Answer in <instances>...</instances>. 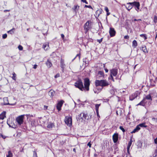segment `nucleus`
Returning <instances> with one entry per match:
<instances>
[{"label":"nucleus","instance_id":"nucleus-26","mask_svg":"<svg viewBox=\"0 0 157 157\" xmlns=\"http://www.w3.org/2000/svg\"><path fill=\"white\" fill-rule=\"evenodd\" d=\"M144 99H145V101H146V99L149 100L150 101H152V100L151 95L150 94H149L148 95H147L145 97V98H144Z\"/></svg>","mask_w":157,"mask_h":157},{"label":"nucleus","instance_id":"nucleus-15","mask_svg":"<svg viewBox=\"0 0 157 157\" xmlns=\"http://www.w3.org/2000/svg\"><path fill=\"white\" fill-rule=\"evenodd\" d=\"M147 102L146 101H145V99H143V100L138 104L137 105H140L143 106H144L145 105V103Z\"/></svg>","mask_w":157,"mask_h":157},{"label":"nucleus","instance_id":"nucleus-45","mask_svg":"<svg viewBox=\"0 0 157 157\" xmlns=\"http://www.w3.org/2000/svg\"><path fill=\"white\" fill-rule=\"evenodd\" d=\"M85 7L88 8H90V9H93L92 6H90V5L88 6V5H85Z\"/></svg>","mask_w":157,"mask_h":157},{"label":"nucleus","instance_id":"nucleus-42","mask_svg":"<svg viewBox=\"0 0 157 157\" xmlns=\"http://www.w3.org/2000/svg\"><path fill=\"white\" fill-rule=\"evenodd\" d=\"M35 120H33L31 121V124L33 126H34L35 125Z\"/></svg>","mask_w":157,"mask_h":157},{"label":"nucleus","instance_id":"nucleus-6","mask_svg":"<svg viewBox=\"0 0 157 157\" xmlns=\"http://www.w3.org/2000/svg\"><path fill=\"white\" fill-rule=\"evenodd\" d=\"M4 105H14L16 104V102L15 101L13 103H10L8 102V98L7 97H5L3 98Z\"/></svg>","mask_w":157,"mask_h":157},{"label":"nucleus","instance_id":"nucleus-25","mask_svg":"<svg viewBox=\"0 0 157 157\" xmlns=\"http://www.w3.org/2000/svg\"><path fill=\"white\" fill-rule=\"evenodd\" d=\"M46 65L48 68H50L52 65V63L50 62L49 59H48L46 63Z\"/></svg>","mask_w":157,"mask_h":157},{"label":"nucleus","instance_id":"nucleus-36","mask_svg":"<svg viewBox=\"0 0 157 157\" xmlns=\"http://www.w3.org/2000/svg\"><path fill=\"white\" fill-rule=\"evenodd\" d=\"M101 105V104H96L95 105V109L96 111H98V108Z\"/></svg>","mask_w":157,"mask_h":157},{"label":"nucleus","instance_id":"nucleus-31","mask_svg":"<svg viewBox=\"0 0 157 157\" xmlns=\"http://www.w3.org/2000/svg\"><path fill=\"white\" fill-rule=\"evenodd\" d=\"M138 126L139 127L140 126L141 127H147V125H145V123L140 124H139Z\"/></svg>","mask_w":157,"mask_h":157},{"label":"nucleus","instance_id":"nucleus-10","mask_svg":"<svg viewBox=\"0 0 157 157\" xmlns=\"http://www.w3.org/2000/svg\"><path fill=\"white\" fill-rule=\"evenodd\" d=\"M63 101H61L58 102L56 106L57 109L58 110V111H59L61 110V107L63 103Z\"/></svg>","mask_w":157,"mask_h":157},{"label":"nucleus","instance_id":"nucleus-62","mask_svg":"<svg viewBox=\"0 0 157 157\" xmlns=\"http://www.w3.org/2000/svg\"><path fill=\"white\" fill-rule=\"evenodd\" d=\"M73 151L75 152H76V150L75 148H74L73 149Z\"/></svg>","mask_w":157,"mask_h":157},{"label":"nucleus","instance_id":"nucleus-12","mask_svg":"<svg viewBox=\"0 0 157 157\" xmlns=\"http://www.w3.org/2000/svg\"><path fill=\"white\" fill-rule=\"evenodd\" d=\"M113 139L114 143H116L118 140V134L115 133L113 136Z\"/></svg>","mask_w":157,"mask_h":157},{"label":"nucleus","instance_id":"nucleus-33","mask_svg":"<svg viewBox=\"0 0 157 157\" xmlns=\"http://www.w3.org/2000/svg\"><path fill=\"white\" fill-rule=\"evenodd\" d=\"M15 30V28H13L11 29L9 31H7V33H10L11 34H13L14 33V30Z\"/></svg>","mask_w":157,"mask_h":157},{"label":"nucleus","instance_id":"nucleus-3","mask_svg":"<svg viewBox=\"0 0 157 157\" xmlns=\"http://www.w3.org/2000/svg\"><path fill=\"white\" fill-rule=\"evenodd\" d=\"M24 115H21L16 118V121L19 125L22 124L23 122V119Z\"/></svg>","mask_w":157,"mask_h":157},{"label":"nucleus","instance_id":"nucleus-11","mask_svg":"<svg viewBox=\"0 0 157 157\" xmlns=\"http://www.w3.org/2000/svg\"><path fill=\"white\" fill-rule=\"evenodd\" d=\"M90 22V21H87L84 25V29L85 30H86V32L89 30L90 29L89 27Z\"/></svg>","mask_w":157,"mask_h":157},{"label":"nucleus","instance_id":"nucleus-2","mask_svg":"<svg viewBox=\"0 0 157 157\" xmlns=\"http://www.w3.org/2000/svg\"><path fill=\"white\" fill-rule=\"evenodd\" d=\"M75 86L81 90L84 89L83 83L81 80L79 79L75 83Z\"/></svg>","mask_w":157,"mask_h":157},{"label":"nucleus","instance_id":"nucleus-55","mask_svg":"<svg viewBox=\"0 0 157 157\" xmlns=\"http://www.w3.org/2000/svg\"><path fill=\"white\" fill-rule=\"evenodd\" d=\"M37 65L36 64H35L33 66V68L34 69H36L37 68Z\"/></svg>","mask_w":157,"mask_h":157},{"label":"nucleus","instance_id":"nucleus-37","mask_svg":"<svg viewBox=\"0 0 157 157\" xmlns=\"http://www.w3.org/2000/svg\"><path fill=\"white\" fill-rule=\"evenodd\" d=\"M140 36L142 37H143L144 38V40H146L147 39V37H146V35L145 34H142L140 35Z\"/></svg>","mask_w":157,"mask_h":157},{"label":"nucleus","instance_id":"nucleus-64","mask_svg":"<svg viewBox=\"0 0 157 157\" xmlns=\"http://www.w3.org/2000/svg\"><path fill=\"white\" fill-rule=\"evenodd\" d=\"M157 38V34L156 35L155 37V38Z\"/></svg>","mask_w":157,"mask_h":157},{"label":"nucleus","instance_id":"nucleus-17","mask_svg":"<svg viewBox=\"0 0 157 157\" xmlns=\"http://www.w3.org/2000/svg\"><path fill=\"white\" fill-rule=\"evenodd\" d=\"M79 117L82 119H86L87 115L84 113H82L80 114Z\"/></svg>","mask_w":157,"mask_h":157},{"label":"nucleus","instance_id":"nucleus-16","mask_svg":"<svg viewBox=\"0 0 157 157\" xmlns=\"http://www.w3.org/2000/svg\"><path fill=\"white\" fill-rule=\"evenodd\" d=\"M42 48L45 50H47L49 48V44L47 43L44 44Z\"/></svg>","mask_w":157,"mask_h":157},{"label":"nucleus","instance_id":"nucleus-52","mask_svg":"<svg viewBox=\"0 0 157 157\" xmlns=\"http://www.w3.org/2000/svg\"><path fill=\"white\" fill-rule=\"evenodd\" d=\"M129 38V37L128 36V35H126V36H124V38L125 39H128Z\"/></svg>","mask_w":157,"mask_h":157},{"label":"nucleus","instance_id":"nucleus-5","mask_svg":"<svg viewBox=\"0 0 157 157\" xmlns=\"http://www.w3.org/2000/svg\"><path fill=\"white\" fill-rule=\"evenodd\" d=\"M84 86L85 88L87 91L89 90V86H90V81L88 78H86L84 79Z\"/></svg>","mask_w":157,"mask_h":157},{"label":"nucleus","instance_id":"nucleus-35","mask_svg":"<svg viewBox=\"0 0 157 157\" xmlns=\"http://www.w3.org/2000/svg\"><path fill=\"white\" fill-rule=\"evenodd\" d=\"M53 126V124L52 123H49V124L48 126L47 127L48 128L51 129L52 128Z\"/></svg>","mask_w":157,"mask_h":157},{"label":"nucleus","instance_id":"nucleus-29","mask_svg":"<svg viewBox=\"0 0 157 157\" xmlns=\"http://www.w3.org/2000/svg\"><path fill=\"white\" fill-rule=\"evenodd\" d=\"M13 155L11 151H8V155H6V157H12Z\"/></svg>","mask_w":157,"mask_h":157},{"label":"nucleus","instance_id":"nucleus-34","mask_svg":"<svg viewBox=\"0 0 157 157\" xmlns=\"http://www.w3.org/2000/svg\"><path fill=\"white\" fill-rule=\"evenodd\" d=\"M98 75L99 77H102L104 76V73L103 72L101 71H99L98 72Z\"/></svg>","mask_w":157,"mask_h":157},{"label":"nucleus","instance_id":"nucleus-32","mask_svg":"<svg viewBox=\"0 0 157 157\" xmlns=\"http://www.w3.org/2000/svg\"><path fill=\"white\" fill-rule=\"evenodd\" d=\"M83 64H84L85 66H86L88 65V61L86 60V59H83Z\"/></svg>","mask_w":157,"mask_h":157},{"label":"nucleus","instance_id":"nucleus-50","mask_svg":"<svg viewBox=\"0 0 157 157\" xmlns=\"http://www.w3.org/2000/svg\"><path fill=\"white\" fill-rule=\"evenodd\" d=\"M102 38H101V39L100 40H97V41L99 43H100L102 41Z\"/></svg>","mask_w":157,"mask_h":157},{"label":"nucleus","instance_id":"nucleus-21","mask_svg":"<svg viewBox=\"0 0 157 157\" xmlns=\"http://www.w3.org/2000/svg\"><path fill=\"white\" fill-rule=\"evenodd\" d=\"M55 94V92L52 90L49 91L48 93V95L50 96L51 98H52L53 97V96Z\"/></svg>","mask_w":157,"mask_h":157},{"label":"nucleus","instance_id":"nucleus-4","mask_svg":"<svg viewBox=\"0 0 157 157\" xmlns=\"http://www.w3.org/2000/svg\"><path fill=\"white\" fill-rule=\"evenodd\" d=\"M65 122L68 126H70L72 125V118L70 117H66L65 119Z\"/></svg>","mask_w":157,"mask_h":157},{"label":"nucleus","instance_id":"nucleus-61","mask_svg":"<svg viewBox=\"0 0 157 157\" xmlns=\"http://www.w3.org/2000/svg\"><path fill=\"white\" fill-rule=\"evenodd\" d=\"M105 72H107L108 71V69H105Z\"/></svg>","mask_w":157,"mask_h":157},{"label":"nucleus","instance_id":"nucleus-51","mask_svg":"<svg viewBox=\"0 0 157 157\" xmlns=\"http://www.w3.org/2000/svg\"><path fill=\"white\" fill-rule=\"evenodd\" d=\"M81 2L85 3L86 4H88V2L86 0H81Z\"/></svg>","mask_w":157,"mask_h":157},{"label":"nucleus","instance_id":"nucleus-23","mask_svg":"<svg viewBox=\"0 0 157 157\" xmlns=\"http://www.w3.org/2000/svg\"><path fill=\"white\" fill-rule=\"evenodd\" d=\"M131 3L132 5L133 6H134L136 7L140 6V4L139 2H132Z\"/></svg>","mask_w":157,"mask_h":157},{"label":"nucleus","instance_id":"nucleus-49","mask_svg":"<svg viewBox=\"0 0 157 157\" xmlns=\"http://www.w3.org/2000/svg\"><path fill=\"white\" fill-rule=\"evenodd\" d=\"M105 10L106 11V12H108L109 11V9L106 6L105 7Z\"/></svg>","mask_w":157,"mask_h":157},{"label":"nucleus","instance_id":"nucleus-7","mask_svg":"<svg viewBox=\"0 0 157 157\" xmlns=\"http://www.w3.org/2000/svg\"><path fill=\"white\" fill-rule=\"evenodd\" d=\"M140 94V93L138 91H136L133 94H132V95L130 96L129 98L130 100L132 101L135 98H136Z\"/></svg>","mask_w":157,"mask_h":157},{"label":"nucleus","instance_id":"nucleus-56","mask_svg":"<svg viewBox=\"0 0 157 157\" xmlns=\"http://www.w3.org/2000/svg\"><path fill=\"white\" fill-rule=\"evenodd\" d=\"M140 6H138L136 7V8H135V9L136 10L138 11V10H139L140 9Z\"/></svg>","mask_w":157,"mask_h":157},{"label":"nucleus","instance_id":"nucleus-38","mask_svg":"<svg viewBox=\"0 0 157 157\" xmlns=\"http://www.w3.org/2000/svg\"><path fill=\"white\" fill-rule=\"evenodd\" d=\"M13 76L12 77V79L13 80H16V75L15 74V73L14 72H13Z\"/></svg>","mask_w":157,"mask_h":157},{"label":"nucleus","instance_id":"nucleus-24","mask_svg":"<svg viewBox=\"0 0 157 157\" xmlns=\"http://www.w3.org/2000/svg\"><path fill=\"white\" fill-rule=\"evenodd\" d=\"M98 86H96L95 88H94V92L96 94H98L99 93L101 90V89H98Z\"/></svg>","mask_w":157,"mask_h":157},{"label":"nucleus","instance_id":"nucleus-13","mask_svg":"<svg viewBox=\"0 0 157 157\" xmlns=\"http://www.w3.org/2000/svg\"><path fill=\"white\" fill-rule=\"evenodd\" d=\"M132 2H129L127 3L125 7L129 11L132 7V5L131 4Z\"/></svg>","mask_w":157,"mask_h":157},{"label":"nucleus","instance_id":"nucleus-58","mask_svg":"<svg viewBox=\"0 0 157 157\" xmlns=\"http://www.w3.org/2000/svg\"><path fill=\"white\" fill-rule=\"evenodd\" d=\"M107 12V14H106L107 16H109L110 14V13L109 12Z\"/></svg>","mask_w":157,"mask_h":157},{"label":"nucleus","instance_id":"nucleus-20","mask_svg":"<svg viewBox=\"0 0 157 157\" xmlns=\"http://www.w3.org/2000/svg\"><path fill=\"white\" fill-rule=\"evenodd\" d=\"M60 66L61 68L63 69L65 68V65L64 63V60L62 59H61Z\"/></svg>","mask_w":157,"mask_h":157},{"label":"nucleus","instance_id":"nucleus-43","mask_svg":"<svg viewBox=\"0 0 157 157\" xmlns=\"http://www.w3.org/2000/svg\"><path fill=\"white\" fill-rule=\"evenodd\" d=\"M18 48L20 50H23V47L21 45H19Z\"/></svg>","mask_w":157,"mask_h":157},{"label":"nucleus","instance_id":"nucleus-59","mask_svg":"<svg viewBox=\"0 0 157 157\" xmlns=\"http://www.w3.org/2000/svg\"><path fill=\"white\" fill-rule=\"evenodd\" d=\"M48 106H45V105H44V109H46L48 108Z\"/></svg>","mask_w":157,"mask_h":157},{"label":"nucleus","instance_id":"nucleus-54","mask_svg":"<svg viewBox=\"0 0 157 157\" xmlns=\"http://www.w3.org/2000/svg\"><path fill=\"white\" fill-rule=\"evenodd\" d=\"M61 37L63 39V40L64 37V36L63 34H62L61 35Z\"/></svg>","mask_w":157,"mask_h":157},{"label":"nucleus","instance_id":"nucleus-63","mask_svg":"<svg viewBox=\"0 0 157 157\" xmlns=\"http://www.w3.org/2000/svg\"><path fill=\"white\" fill-rule=\"evenodd\" d=\"M1 136H2L3 138H5V137H4V136H3L2 135H1Z\"/></svg>","mask_w":157,"mask_h":157},{"label":"nucleus","instance_id":"nucleus-9","mask_svg":"<svg viewBox=\"0 0 157 157\" xmlns=\"http://www.w3.org/2000/svg\"><path fill=\"white\" fill-rule=\"evenodd\" d=\"M109 33L110 36L113 37L116 34V31L113 28H110L109 30Z\"/></svg>","mask_w":157,"mask_h":157},{"label":"nucleus","instance_id":"nucleus-53","mask_svg":"<svg viewBox=\"0 0 157 157\" xmlns=\"http://www.w3.org/2000/svg\"><path fill=\"white\" fill-rule=\"evenodd\" d=\"M87 146H88L90 147H91V144L90 143V142L88 143L87 144Z\"/></svg>","mask_w":157,"mask_h":157},{"label":"nucleus","instance_id":"nucleus-28","mask_svg":"<svg viewBox=\"0 0 157 157\" xmlns=\"http://www.w3.org/2000/svg\"><path fill=\"white\" fill-rule=\"evenodd\" d=\"M132 47L136 48L137 46V43L136 40H134L132 42Z\"/></svg>","mask_w":157,"mask_h":157},{"label":"nucleus","instance_id":"nucleus-57","mask_svg":"<svg viewBox=\"0 0 157 157\" xmlns=\"http://www.w3.org/2000/svg\"><path fill=\"white\" fill-rule=\"evenodd\" d=\"M96 113H97V115L98 117H99V113H98V111H96Z\"/></svg>","mask_w":157,"mask_h":157},{"label":"nucleus","instance_id":"nucleus-60","mask_svg":"<svg viewBox=\"0 0 157 157\" xmlns=\"http://www.w3.org/2000/svg\"><path fill=\"white\" fill-rule=\"evenodd\" d=\"M10 10H4V12H6V11H10Z\"/></svg>","mask_w":157,"mask_h":157},{"label":"nucleus","instance_id":"nucleus-46","mask_svg":"<svg viewBox=\"0 0 157 157\" xmlns=\"http://www.w3.org/2000/svg\"><path fill=\"white\" fill-rule=\"evenodd\" d=\"M7 37V35L6 34H4L2 35V38L3 39L6 38Z\"/></svg>","mask_w":157,"mask_h":157},{"label":"nucleus","instance_id":"nucleus-39","mask_svg":"<svg viewBox=\"0 0 157 157\" xmlns=\"http://www.w3.org/2000/svg\"><path fill=\"white\" fill-rule=\"evenodd\" d=\"M101 12H102V10L101 9L99 10L96 11V14H97V13H98L99 15V14L101 13Z\"/></svg>","mask_w":157,"mask_h":157},{"label":"nucleus","instance_id":"nucleus-19","mask_svg":"<svg viewBox=\"0 0 157 157\" xmlns=\"http://www.w3.org/2000/svg\"><path fill=\"white\" fill-rule=\"evenodd\" d=\"M157 77H156L155 78V79H152L150 80V84L152 86H155V84L153 83V82L155 83L157 81Z\"/></svg>","mask_w":157,"mask_h":157},{"label":"nucleus","instance_id":"nucleus-30","mask_svg":"<svg viewBox=\"0 0 157 157\" xmlns=\"http://www.w3.org/2000/svg\"><path fill=\"white\" fill-rule=\"evenodd\" d=\"M142 50L145 53L147 52V48L145 46H144L142 47Z\"/></svg>","mask_w":157,"mask_h":157},{"label":"nucleus","instance_id":"nucleus-48","mask_svg":"<svg viewBox=\"0 0 157 157\" xmlns=\"http://www.w3.org/2000/svg\"><path fill=\"white\" fill-rule=\"evenodd\" d=\"M60 76V74L59 73L57 74L55 76V78H56Z\"/></svg>","mask_w":157,"mask_h":157},{"label":"nucleus","instance_id":"nucleus-41","mask_svg":"<svg viewBox=\"0 0 157 157\" xmlns=\"http://www.w3.org/2000/svg\"><path fill=\"white\" fill-rule=\"evenodd\" d=\"M154 21L155 23H157V17L156 16H155L154 17Z\"/></svg>","mask_w":157,"mask_h":157},{"label":"nucleus","instance_id":"nucleus-22","mask_svg":"<svg viewBox=\"0 0 157 157\" xmlns=\"http://www.w3.org/2000/svg\"><path fill=\"white\" fill-rule=\"evenodd\" d=\"M140 129V128L137 125L136 127L131 132L132 133H134L137 132Z\"/></svg>","mask_w":157,"mask_h":157},{"label":"nucleus","instance_id":"nucleus-40","mask_svg":"<svg viewBox=\"0 0 157 157\" xmlns=\"http://www.w3.org/2000/svg\"><path fill=\"white\" fill-rule=\"evenodd\" d=\"M119 128L123 132H125L124 129V128L122 126H120L119 127Z\"/></svg>","mask_w":157,"mask_h":157},{"label":"nucleus","instance_id":"nucleus-18","mask_svg":"<svg viewBox=\"0 0 157 157\" xmlns=\"http://www.w3.org/2000/svg\"><path fill=\"white\" fill-rule=\"evenodd\" d=\"M79 6L78 5L75 6L73 8H72V9L74 10V11L75 12V14H76L78 11V10L79 8Z\"/></svg>","mask_w":157,"mask_h":157},{"label":"nucleus","instance_id":"nucleus-14","mask_svg":"<svg viewBox=\"0 0 157 157\" xmlns=\"http://www.w3.org/2000/svg\"><path fill=\"white\" fill-rule=\"evenodd\" d=\"M6 112L4 111L0 114V119L3 120L6 117Z\"/></svg>","mask_w":157,"mask_h":157},{"label":"nucleus","instance_id":"nucleus-27","mask_svg":"<svg viewBox=\"0 0 157 157\" xmlns=\"http://www.w3.org/2000/svg\"><path fill=\"white\" fill-rule=\"evenodd\" d=\"M132 139H131L130 140V141L129 142L128 144V146L127 147V151H128V152L129 149L132 144Z\"/></svg>","mask_w":157,"mask_h":157},{"label":"nucleus","instance_id":"nucleus-47","mask_svg":"<svg viewBox=\"0 0 157 157\" xmlns=\"http://www.w3.org/2000/svg\"><path fill=\"white\" fill-rule=\"evenodd\" d=\"M152 121H155L156 122H157V119L155 118H152Z\"/></svg>","mask_w":157,"mask_h":157},{"label":"nucleus","instance_id":"nucleus-1","mask_svg":"<svg viewBox=\"0 0 157 157\" xmlns=\"http://www.w3.org/2000/svg\"><path fill=\"white\" fill-rule=\"evenodd\" d=\"M96 86H100L102 87L108 86L109 85V82L105 80H96L95 82Z\"/></svg>","mask_w":157,"mask_h":157},{"label":"nucleus","instance_id":"nucleus-8","mask_svg":"<svg viewBox=\"0 0 157 157\" xmlns=\"http://www.w3.org/2000/svg\"><path fill=\"white\" fill-rule=\"evenodd\" d=\"M117 74V69H111V77L112 78L113 80L114 81V79L113 78L112 76H116Z\"/></svg>","mask_w":157,"mask_h":157},{"label":"nucleus","instance_id":"nucleus-44","mask_svg":"<svg viewBox=\"0 0 157 157\" xmlns=\"http://www.w3.org/2000/svg\"><path fill=\"white\" fill-rule=\"evenodd\" d=\"M77 57H78V59H80V54H78L74 58V59H73L72 60V61H73L75 58H76Z\"/></svg>","mask_w":157,"mask_h":157}]
</instances>
